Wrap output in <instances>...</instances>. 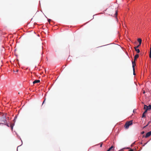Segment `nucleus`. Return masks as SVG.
Returning a JSON list of instances; mask_svg holds the SVG:
<instances>
[{"label": "nucleus", "instance_id": "4", "mask_svg": "<svg viewBox=\"0 0 151 151\" xmlns=\"http://www.w3.org/2000/svg\"><path fill=\"white\" fill-rule=\"evenodd\" d=\"M114 147L112 146L110 147L107 151H113L114 150Z\"/></svg>", "mask_w": 151, "mask_h": 151}, {"label": "nucleus", "instance_id": "9", "mask_svg": "<svg viewBox=\"0 0 151 151\" xmlns=\"http://www.w3.org/2000/svg\"><path fill=\"white\" fill-rule=\"evenodd\" d=\"M137 41H138V42L139 43V44H141V42H142V40H141V39H140V38H138L137 39Z\"/></svg>", "mask_w": 151, "mask_h": 151}, {"label": "nucleus", "instance_id": "13", "mask_svg": "<svg viewBox=\"0 0 151 151\" xmlns=\"http://www.w3.org/2000/svg\"><path fill=\"white\" fill-rule=\"evenodd\" d=\"M151 123V121H149L148 123V124L145 126L144 127H146L148 125H149L150 123Z\"/></svg>", "mask_w": 151, "mask_h": 151}, {"label": "nucleus", "instance_id": "8", "mask_svg": "<svg viewBox=\"0 0 151 151\" xmlns=\"http://www.w3.org/2000/svg\"><path fill=\"white\" fill-rule=\"evenodd\" d=\"M40 80H36L34 81L33 82V83L34 84L35 83H39L40 82Z\"/></svg>", "mask_w": 151, "mask_h": 151}, {"label": "nucleus", "instance_id": "22", "mask_svg": "<svg viewBox=\"0 0 151 151\" xmlns=\"http://www.w3.org/2000/svg\"><path fill=\"white\" fill-rule=\"evenodd\" d=\"M143 93H145V91H143Z\"/></svg>", "mask_w": 151, "mask_h": 151}, {"label": "nucleus", "instance_id": "2", "mask_svg": "<svg viewBox=\"0 0 151 151\" xmlns=\"http://www.w3.org/2000/svg\"><path fill=\"white\" fill-rule=\"evenodd\" d=\"M139 57V55L138 54H136L135 55L134 57V61H132V67H134L136 65L135 61L137 60V58Z\"/></svg>", "mask_w": 151, "mask_h": 151}, {"label": "nucleus", "instance_id": "14", "mask_svg": "<svg viewBox=\"0 0 151 151\" xmlns=\"http://www.w3.org/2000/svg\"><path fill=\"white\" fill-rule=\"evenodd\" d=\"M13 126H14V125H12V124H11V127L12 129H13Z\"/></svg>", "mask_w": 151, "mask_h": 151}, {"label": "nucleus", "instance_id": "6", "mask_svg": "<svg viewBox=\"0 0 151 151\" xmlns=\"http://www.w3.org/2000/svg\"><path fill=\"white\" fill-rule=\"evenodd\" d=\"M147 112V110H145V111L143 113V114H142V117H144L145 116V114Z\"/></svg>", "mask_w": 151, "mask_h": 151}, {"label": "nucleus", "instance_id": "17", "mask_svg": "<svg viewBox=\"0 0 151 151\" xmlns=\"http://www.w3.org/2000/svg\"><path fill=\"white\" fill-rule=\"evenodd\" d=\"M45 100H46V99H45V100H44V101H43V102L42 104H43L45 103Z\"/></svg>", "mask_w": 151, "mask_h": 151}, {"label": "nucleus", "instance_id": "3", "mask_svg": "<svg viewBox=\"0 0 151 151\" xmlns=\"http://www.w3.org/2000/svg\"><path fill=\"white\" fill-rule=\"evenodd\" d=\"M151 135V131L147 132L145 136L146 138H147L149 137Z\"/></svg>", "mask_w": 151, "mask_h": 151}, {"label": "nucleus", "instance_id": "19", "mask_svg": "<svg viewBox=\"0 0 151 151\" xmlns=\"http://www.w3.org/2000/svg\"><path fill=\"white\" fill-rule=\"evenodd\" d=\"M144 133V132H141V134H143Z\"/></svg>", "mask_w": 151, "mask_h": 151}, {"label": "nucleus", "instance_id": "21", "mask_svg": "<svg viewBox=\"0 0 151 151\" xmlns=\"http://www.w3.org/2000/svg\"><path fill=\"white\" fill-rule=\"evenodd\" d=\"M150 51L151 52V48H150Z\"/></svg>", "mask_w": 151, "mask_h": 151}, {"label": "nucleus", "instance_id": "5", "mask_svg": "<svg viewBox=\"0 0 151 151\" xmlns=\"http://www.w3.org/2000/svg\"><path fill=\"white\" fill-rule=\"evenodd\" d=\"M134 48L137 53H139V52L140 50L139 49L135 47H134Z\"/></svg>", "mask_w": 151, "mask_h": 151}, {"label": "nucleus", "instance_id": "11", "mask_svg": "<svg viewBox=\"0 0 151 151\" xmlns=\"http://www.w3.org/2000/svg\"><path fill=\"white\" fill-rule=\"evenodd\" d=\"M141 45V44H139L136 47H135L136 48H138Z\"/></svg>", "mask_w": 151, "mask_h": 151}, {"label": "nucleus", "instance_id": "16", "mask_svg": "<svg viewBox=\"0 0 151 151\" xmlns=\"http://www.w3.org/2000/svg\"><path fill=\"white\" fill-rule=\"evenodd\" d=\"M134 151L133 149H131L129 151Z\"/></svg>", "mask_w": 151, "mask_h": 151}, {"label": "nucleus", "instance_id": "12", "mask_svg": "<svg viewBox=\"0 0 151 151\" xmlns=\"http://www.w3.org/2000/svg\"><path fill=\"white\" fill-rule=\"evenodd\" d=\"M147 106L146 105H145L144 106V109H145L146 110V109H147Z\"/></svg>", "mask_w": 151, "mask_h": 151}, {"label": "nucleus", "instance_id": "10", "mask_svg": "<svg viewBox=\"0 0 151 151\" xmlns=\"http://www.w3.org/2000/svg\"><path fill=\"white\" fill-rule=\"evenodd\" d=\"M134 67L135 66H134V67H132V68H133V74L134 75H135V69H134Z\"/></svg>", "mask_w": 151, "mask_h": 151}, {"label": "nucleus", "instance_id": "1", "mask_svg": "<svg viewBox=\"0 0 151 151\" xmlns=\"http://www.w3.org/2000/svg\"><path fill=\"white\" fill-rule=\"evenodd\" d=\"M132 124V121H129L127 122L125 125L124 127L126 129H127L129 128V126H131Z\"/></svg>", "mask_w": 151, "mask_h": 151}, {"label": "nucleus", "instance_id": "20", "mask_svg": "<svg viewBox=\"0 0 151 151\" xmlns=\"http://www.w3.org/2000/svg\"><path fill=\"white\" fill-rule=\"evenodd\" d=\"M102 144H103L102 143H101V145H100V147H102Z\"/></svg>", "mask_w": 151, "mask_h": 151}, {"label": "nucleus", "instance_id": "15", "mask_svg": "<svg viewBox=\"0 0 151 151\" xmlns=\"http://www.w3.org/2000/svg\"><path fill=\"white\" fill-rule=\"evenodd\" d=\"M48 22H49V23H50V21H51V20L50 19H48Z\"/></svg>", "mask_w": 151, "mask_h": 151}, {"label": "nucleus", "instance_id": "23", "mask_svg": "<svg viewBox=\"0 0 151 151\" xmlns=\"http://www.w3.org/2000/svg\"><path fill=\"white\" fill-rule=\"evenodd\" d=\"M121 150V151H123V149Z\"/></svg>", "mask_w": 151, "mask_h": 151}, {"label": "nucleus", "instance_id": "7", "mask_svg": "<svg viewBox=\"0 0 151 151\" xmlns=\"http://www.w3.org/2000/svg\"><path fill=\"white\" fill-rule=\"evenodd\" d=\"M151 109V105H149L148 106H147V109L146 110H147V111L148 110Z\"/></svg>", "mask_w": 151, "mask_h": 151}, {"label": "nucleus", "instance_id": "18", "mask_svg": "<svg viewBox=\"0 0 151 151\" xmlns=\"http://www.w3.org/2000/svg\"><path fill=\"white\" fill-rule=\"evenodd\" d=\"M117 11H116V12L115 13V14L116 15H117Z\"/></svg>", "mask_w": 151, "mask_h": 151}]
</instances>
